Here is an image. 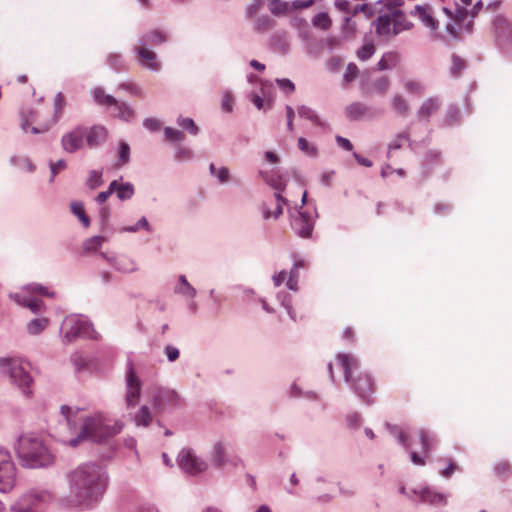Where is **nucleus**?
Returning <instances> with one entry per match:
<instances>
[{
  "label": "nucleus",
  "instance_id": "nucleus-1",
  "mask_svg": "<svg viewBox=\"0 0 512 512\" xmlns=\"http://www.w3.org/2000/svg\"><path fill=\"white\" fill-rule=\"evenodd\" d=\"M106 480L101 468L87 464L75 469L70 476L71 502L80 507H89L103 494Z\"/></svg>",
  "mask_w": 512,
  "mask_h": 512
},
{
  "label": "nucleus",
  "instance_id": "nucleus-2",
  "mask_svg": "<svg viewBox=\"0 0 512 512\" xmlns=\"http://www.w3.org/2000/svg\"><path fill=\"white\" fill-rule=\"evenodd\" d=\"M338 365L342 368L344 378L354 392L365 402L370 403L375 393V383L367 372H360L358 359L349 353H339L336 356Z\"/></svg>",
  "mask_w": 512,
  "mask_h": 512
},
{
  "label": "nucleus",
  "instance_id": "nucleus-3",
  "mask_svg": "<svg viewBox=\"0 0 512 512\" xmlns=\"http://www.w3.org/2000/svg\"><path fill=\"white\" fill-rule=\"evenodd\" d=\"M16 453L23 465L31 468L46 466L53 461V456L44 446L42 440L32 434L19 437Z\"/></svg>",
  "mask_w": 512,
  "mask_h": 512
},
{
  "label": "nucleus",
  "instance_id": "nucleus-4",
  "mask_svg": "<svg viewBox=\"0 0 512 512\" xmlns=\"http://www.w3.org/2000/svg\"><path fill=\"white\" fill-rule=\"evenodd\" d=\"M123 424L115 422L114 425H109L102 414H95L94 416L87 417L81 429V433L77 438L71 439L69 444L72 447L78 445L83 439H89L93 442H101L108 437H111L122 430Z\"/></svg>",
  "mask_w": 512,
  "mask_h": 512
},
{
  "label": "nucleus",
  "instance_id": "nucleus-5",
  "mask_svg": "<svg viewBox=\"0 0 512 512\" xmlns=\"http://www.w3.org/2000/svg\"><path fill=\"white\" fill-rule=\"evenodd\" d=\"M66 106V99L63 93L59 92L56 94L54 98V114L49 120H41L39 117V112L32 109L27 108L21 111V128L24 132H28L30 128V132L33 134L44 133L50 129V127L55 124L59 118L62 116L63 109Z\"/></svg>",
  "mask_w": 512,
  "mask_h": 512
},
{
  "label": "nucleus",
  "instance_id": "nucleus-6",
  "mask_svg": "<svg viewBox=\"0 0 512 512\" xmlns=\"http://www.w3.org/2000/svg\"><path fill=\"white\" fill-rule=\"evenodd\" d=\"M30 364L19 358H0V371L7 374L12 383L29 396L33 380L29 373Z\"/></svg>",
  "mask_w": 512,
  "mask_h": 512
},
{
  "label": "nucleus",
  "instance_id": "nucleus-7",
  "mask_svg": "<svg viewBox=\"0 0 512 512\" xmlns=\"http://www.w3.org/2000/svg\"><path fill=\"white\" fill-rule=\"evenodd\" d=\"M17 481V469L10 453L0 448V492L11 491Z\"/></svg>",
  "mask_w": 512,
  "mask_h": 512
},
{
  "label": "nucleus",
  "instance_id": "nucleus-8",
  "mask_svg": "<svg viewBox=\"0 0 512 512\" xmlns=\"http://www.w3.org/2000/svg\"><path fill=\"white\" fill-rule=\"evenodd\" d=\"M61 328L67 343L77 336L91 337L93 332L90 324L76 315L66 317Z\"/></svg>",
  "mask_w": 512,
  "mask_h": 512
},
{
  "label": "nucleus",
  "instance_id": "nucleus-9",
  "mask_svg": "<svg viewBox=\"0 0 512 512\" xmlns=\"http://www.w3.org/2000/svg\"><path fill=\"white\" fill-rule=\"evenodd\" d=\"M178 464L181 469L191 475H197L208 467L207 463L198 458L191 449H183L179 453Z\"/></svg>",
  "mask_w": 512,
  "mask_h": 512
},
{
  "label": "nucleus",
  "instance_id": "nucleus-10",
  "mask_svg": "<svg viewBox=\"0 0 512 512\" xmlns=\"http://www.w3.org/2000/svg\"><path fill=\"white\" fill-rule=\"evenodd\" d=\"M403 4V0H385V6L391 12V18L393 22V36L410 30L413 24L407 20L405 14L399 10V7Z\"/></svg>",
  "mask_w": 512,
  "mask_h": 512
},
{
  "label": "nucleus",
  "instance_id": "nucleus-11",
  "mask_svg": "<svg viewBox=\"0 0 512 512\" xmlns=\"http://www.w3.org/2000/svg\"><path fill=\"white\" fill-rule=\"evenodd\" d=\"M50 495L43 491H30L22 495L13 505L17 512H32L40 503H45Z\"/></svg>",
  "mask_w": 512,
  "mask_h": 512
},
{
  "label": "nucleus",
  "instance_id": "nucleus-12",
  "mask_svg": "<svg viewBox=\"0 0 512 512\" xmlns=\"http://www.w3.org/2000/svg\"><path fill=\"white\" fill-rule=\"evenodd\" d=\"M467 17L468 11L465 8H457L454 23L447 24L446 30L454 39H460L464 31H471L472 21L466 23Z\"/></svg>",
  "mask_w": 512,
  "mask_h": 512
},
{
  "label": "nucleus",
  "instance_id": "nucleus-13",
  "mask_svg": "<svg viewBox=\"0 0 512 512\" xmlns=\"http://www.w3.org/2000/svg\"><path fill=\"white\" fill-rule=\"evenodd\" d=\"M211 461L217 468H224L226 465L231 464L237 467L242 463V460L238 456L230 457L227 452V448L223 442H216L213 446L211 454Z\"/></svg>",
  "mask_w": 512,
  "mask_h": 512
},
{
  "label": "nucleus",
  "instance_id": "nucleus-14",
  "mask_svg": "<svg viewBox=\"0 0 512 512\" xmlns=\"http://www.w3.org/2000/svg\"><path fill=\"white\" fill-rule=\"evenodd\" d=\"M86 128L78 126L62 137V147L66 152L73 153L83 148Z\"/></svg>",
  "mask_w": 512,
  "mask_h": 512
},
{
  "label": "nucleus",
  "instance_id": "nucleus-15",
  "mask_svg": "<svg viewBox=\"0 0 512 512\" xmlns=\"http://www.w3.org/2000/svg\"><path fill=\"white\" fill-rule=\"evenodd\" d=\"M141 392V383L138 377L135 374L133 366H129L128 375H127V393H126V403L127 406L132 407L135 406L140 398Z\"/></svg>",
  "mask_w": 512,
  "mask_h": 512
},
{
  "label": "nucleus",
  "instance_id": "nucleus-16",
  "mask_svg": "<svg viewBox=\"0 0 512 512\" xmlns=\"http://www.w3.org/2000/svg\"><path fill=\"white\" fill-rule=\"evenodd\" d=\"M291 225L299 236L307 238L312 234L314 219L310 214L298 211L297 215L292 219Z\"/></svg>",
  "mask_w": 512,
  "mask_h": 512
},
{
  "label": "nucleus",
  "instance_id": "nucleus-17",
  "mask_svg": "<svg viewBox=\"0 0 512 512\" xmlns=\"http://www.w3.org/2000/svg\"><path fill=\"white\" fill-rule=\"evenodd\" d=\"M135 51L137 53V61L141 66L154 71L160 68L156 53L150 50L146 43L140 42L135 47Z\"/></svg>",
  "mask_w": 512,
  "mask_h": 512
},
{
  "label": "nucleus",
  "instance_id": "nucleus-18",
  "mask_svg": "<svg viewBox=\"0 0 512 512\" xmlns=\"http://www.w3.org/2000/svg\"><path fill=\"white\" fill-rule=\"evenodd\" d=\"M420 443L422 446L423 456L417 452H411V460L416 465H424L426 463L425 458L428 457L434 443V437L425 429H421L418 432Z\"/></svg>",
  "mask_w": 512,
  "mask_h": 512
},
{
  "label": "nucleus",
  "instance_id": "nucleus-19",
  "mask_svg": "<svg viewBox=\"0 0 512 512\" xmlns=\"http://www.w3.org/2000/svg\"><path fill=\"white\" fill-rule=\"evenodd\" d=\"M107 129L102 125H95L86 128L85 141L88 147L95 148L105 142L107 138Z\"/></svg>",
  "mask_w": 512,
  "mask_h": 512
},
{
  "label": "nucleus",
  "instance_id": "nucleus-20",
  "mask_svg": "<svg viewBox=\"0 0 512 512\" xmlns=\"http://www.w3.org/2000/svg\"><path fill=\"white\" fill-rule=\"evenodd\" d=\"M411 14L418 16L421 22L431 30L435 31L438 29V21L433 17L430 6L417 5Z\"/></svg>",
  "mask_w": 512,
  "mask_h": 512
},
{
  "label": "nucleus",
  "instance_id": "nucleus-21",
  "mask_svg": "<svg viewBox=\"0 0 512 512\" xmlns=\"http://www.w3.org/2000/svg\"><path fill=\"white\" fill-rule=\"evenodd\" d=\"M102 256L120 272L130 273L136 270V263L129 256L119 255L114 258H108L104 253H102Z\"/></svg>",
  "mask_w": 512,
  "mask_h": 512
},
{
  "label": "nucleus",
  "instance_id": "nucleus-22",
  "mask_svg": "<svg viewBox=\"0 0 512 512\" xmlns=\"http://www.w3.org/2000/svg\"><path fill=\"white\" fill-rule=\"evenodd\" d=\"M375 30L379 36L390 37L393 36V22L390 10L380 15L375 23Z\"/></svg>",
  "mask_w": 512,
  "mask_h": 512
},
{
  "label": "nucleus",
  "instance_id": "nucleus-23",
  "mask_svg": "<svg viewBox=\"0 0 512 512\" xmlns=\"http://www.w3.org/2000/svg\"><path fill=\"white\" fill-rule=\"evenodd\" d=\"M440 108L438 98L426 99L417 111V116L420 120L429 121V118L434 115Z\"/></svg>",
  "mask_w": 512,
  "mask_h": 512
},
{
  "label": "nucleus",
  "instance_id": "nucleus-24",
  "mask_svg": "<svg viewBox=\"0 0 512 512\" xmlns=\"http://www.w3.org/2000/svg\"><path fill=\"white\" fill-rule=\"evenodd\" d=\"M92 96L95 102L99 105L106 107H114L115 105H118V101L116 100V98L106 94L105 91L100 87H97L92 90Z\"/></svg>",
  "mask_w": 512,
  "mask_h": 512
},
{
  "label": "nucleus",
  "instance_id": "nucleus-25",
  "mask_svg": "<svg viewBox=\"0 0 512 512\" xmlns=\"http://www.w3.org/2000/svg\"><path fill=\"white\" fill-rule=\"evenodd\" d=\"M399 62V54L396 52H387L383 54L380 61L377 63L379 70H389L397 66Z\"/></svg>",
  "mask_w": 512,
  "mask_h": 512
},
{
  "label": "nucleus",
  "instance_id": "nucleus-26",
  "mask_svg": "<svg viewBox=\"0 0 512 512\" xmlns=\"http://www.w3.org/2000/svg\"><path fill=\"white\" fill-rule=\"evenodd\" d=\"M391 106L394 112L402 117L407 116L410 110L407 100L399 94L393 96Z\"/></svg>",
  "mask_w": 512,
  "mask_h": 512
},
{
  "label": "nucleus",
  "instance_id": "nucleus-27",
  "mask_svg": "<svg viewBox=\"0 0 512 512\" xmlns=\"http://www.w3.org/2000/svg\"><path fill=\"white\" fill-rule=\"evenodd\" d=\"M13 298L18 304L28 307L34 313L38 312L43 305V302L39 299L26 298L24 295H20L18 293L15 294Z\"/></svg>",
  "mask_w": 512,
  "mask_h": 512
},
{
  "label": "nucleus",
  "instance_id": "nucleus-28",
  "mask_svg": "<svg viewBox=\"0 0 512 512\" xmlns=\"http://www.w3.org/2000/svg\"><path fill=\"white\" fill-rule=\"evenodd\" d=\"M368 107L360 102H355L347 106L346 114L352 120H358L364 117L368 112Z\"/></svg>",
  "mask_w": 512,
  "mask_h": 512
},
{
  "label": "nucleus",
  "instance_id": "nucleus-29",
  "mask_svg": "<svg viewBox=\"0 0 512 512\" xmlns=\"http://www.w3.org/2000/svg\"><path fill=\"white\" fill-rule=\"evenodd\" d=\"M305 262L303 260H298L295 262L293 268L291 269L289 273V277L286 281V285L288 289L292 291L298 290V270L299 268H304Z\"/></svg>",
  "mask_w": 512,
  "mask_h": 512
},
{
  "label": "nucleus",
  "instance_id": "nucleus-30",
  "mask_svg": "<svg viewBox=\"0 0 512 512\" xmlns=\"http://www.w3.org/2000/svg\"><path fill=\"white\" fill-rule=\"evenodd\" d=\"M114 192H116L117 197L120 200H127L133 196L134 186L131 183H119L116 180V187L114 189Z\"/></svg>",
  "mask_w": 512,
  "mask_h": 512
},
{
  "label": "nucleus",
  "instance_id": "nucleus-31",
  "mask_svg": "<svg viewBox=\"0 0 512 512\" xmlns=\"http://www.w3.org/2000/svg\"><path fill=\"white\" fill-rule=\"evenodd\" d=\"M275 26V21L265 15L256 19L254 24V30L258 33H264L271 30Z\"/></svg>",
  "mask_w": 512,
  "mask_h": 512
},
{
  "label": "nucleus",
  "instance_id": "nucleus-32",
  "mask_svg": "<svg viewBox=\"0 0 512 512\" xmlns=\"http://www.w3.org/2000/svg\"><path fill=\"white\" fill-rule=\"evenodd\" d=\"M137 426L147 427L152 421V416L147 406H142L134 417Z\"/></svg>",
  "mask_w": 512,
  "mask_h": 512
},
{
  "label": "nucleus",
  "instance_id": "nucleus-33",
  "mask_svg": "<svg viewBox=\"0 0 512 512\" xmlns=\"http://www.w3.org/2000/svg\"><path fill=\"white\" fill-rule=\"evenodd\" d=\"M275 197L276 204L274 210H270L268 208H265L264 210V217L266 219H269L271 217L278 218L283 212V204L285 203L284 198L281 196L280 193H275Z\"/></svg>",
  "mask_w": 512,
  "mask_h": 512
},
{
  "label": "nucleus",
  "instance_id": "nucleus-34",
  "mask_svg": "<svg viewBox=\"0 0 512 512\" xmlns=\"http://www.w3.org/2000/svg\"><path fill=\"white\" fill-rule=\"evenodd\" d=\"M71 211L74 215L78 217V219L82 222L85 227L90 225V219L85 214L84 206L81 202L74 201L70 204Z\"/></svg>",
  "mask_w": 512,
  "mask_h": 512
},
{
  "label": "nucleus",
  "instance_id": "nucleus-35",
  "mask_svg": "<svg viewBox=\"0 0 512 512\" xmlns=\"http://www.w3.org/2000/svg\"><path fill=\"white\" fill-rule=\"evenodd\" d=\"M298 115L301 118H305L318 126H324V123L319 119L315 111L307 106H300L298 108Z\"/></svg>",
  "mask_w": 512,
  "mask_h": 512
},
{
  "label": "nucleus",
  "instance_id": "nucleus-36",
  "mask_svg": "<svg viewBox=\"0 0 512 512\" xmlns=\"http://www.w3.org/2000/svg\"><path fill=\"white\" fill-rule=\"evenodd\" d=\"M166 41V35L162 33L161 31L155 30L147 35H145L140 42L151 44V45H158Z\"/></svg>",
  "mask_w": 512,
  "mask_h": 512
},
{
  "label": "nucleus",
  "instance_id": "nucleus-37",
  "mask_svg": "<svg viewBox=\"0 0 512 512\" xmlns=\"http://www.w3.org/2000/svg\"><path fill=\"white\" fill-rule=\"evenodd\" d=\"M405 90L412 95H423L425 91L424 85L418 80H407L404 83Z\"/></svg>",
  "mask_w": 512,
  "mask_h": 512
},
{
  "label": "nucleus",
  "instance_id": "nucleus-38",
  "mask_svg": "<svg viewBox=\"0 0 512 512\" xmlns=\"http://www.w3.org/2000/svg\"><path fill=\"white\" fill-rule=\"evenodd\" d=\"M105 241L103 236H93L83 243V249L87 252L97 251Z\"/></svg>",
  "mask_w": 512,
  "mask_h": 512
},
{
  "label": "nucleus",
  "instance_id": "nucleus-39",
  "mask_svg": "<svg viewBox=\"0 0 512 512\" xmlns=\"http://www.w3.org/2000/svg\"><path fill=\"white\" fill-rule=\"evenodd\" d=\"M47 326L48 320L46 318L34 319L28 324L27 329L30 334L36 335L43 331Z\"/></svg>",
  "mask_w": 512,
  "mask_h": 512
},
{
  "label": "nucleus",
  "instance_id": "nucleus-40",
  "mask_svg": "<svg viewBox=\"0 0 512 512\" xmlns=\"http://www.w3.org/2000/svg\"><path fill=\"white\" fill-rule=\"evenodd\" d=\"M266 182L277 192L280 193L285 189V181L282 179L280 175L277 174H271L269 177L266 178Z\"/></svg>",
  "mask_w": 512,
  "mask_h": 512
},
{
  "label": "nucleus",
  "instance_id": "nucleus-41",
  "mask_svg": "<svg viewBox=\"0 0 512 512\" xmlns=\"http://www.w3.org/2000/svg\"><path fill=\"white\" fill-rule=\"evenodd\" d=\"M375 53V46L373 43H366L357 51V57L361 61H366Z\"/></svg>",
  "mask_w": 512,
  "mask_h": 512
},
{
  "label": "nucleus",
  "instance_id": "nucleus-42",
  "mask_svg": "<svg viewBox=\"0 0 512 512\" xmlns=\"http://www.w3.org/2000/svg\"><path fill=\"white\" fill-rule=\"evenodd\" d=\"M210 172L218 178L220 183H226L229 181V170L226 167L217 169L212 163L210 164Z\"/></svg>",
  "mask_w": 512,
  "mask_h": 512
},
{
  "label": "nucleus",
  "instance_id": "nucleus-43",
  "mask_svg": "<svg viewBox=\"0 0 512 512\" xmlns=\"http://www.w3.org/2000/svg\"><path fill=\"white\" fill-rule=\"evenodd\" d=\"M495 472L500 477H507L512 474V466L506 460H501L495 465Z\"/></svg>",
  "mask_w": 512,
  "mask_h": 512
},
{
  "label": "nucleus",
  "instance_id": "nucleus-44",
  "mask_svg": "<svg viewBox=\"0 0 512 512\" xmlns=\"http://www.w3.org/2000/svg\"><path fill=\"white\" fill-rule=\"evenodd\" d=\"M298 148L308 156L314 157L317 155V148L303 137L298 139Z\"/></svg>",
  "mask_w": 512,
  "mask_h": 512
},
{
  "label": "nucleus",
  "instance_id": "nucleus-45",
  "mask_svg": "<svg viewBox=\"0 0 512 512\" xmlns=\"http://www.w3.org/2000/svg\"><path fill=\"white\" fill-rule=\"evenodd\" d=\"M114 107L118 110L117 115L119 118L125 121H130L133 118V110L130 107H128L125 103L118 102V105H115Z\"/></svg>",
  "mask_w": 512,
  "mask_h": 512
},
{
  "label": "nucleus",
  "instance_id": "nucleus-46",
  "mask_svg": "<svg viewBox=\"0 0 512 512\" xmlns=\"http://www.w3.org/2000/svg\"><path fill=\"white\" fill-rule=\"evenodd\" d=\"M165 138L169 142H180L184 139V134L174 128L166 127L164 129Z\"/></svg>",
  "mask_w": 512,
  "mask_h": 512
},
{
  "label": "nucleus",
  "instance_id": "nucleus-47",
  "mask_svg": "<svg viewBox=\"0 0 512 512\" xmlns=\"http://www.w3.org/2000/svg\"><path fill=\"white\" fill-rule=\"evenodd\" d=\"M373 87L376 92L385 94L390 87V80L388 77L382 76L374 81Z\"/></svg>",
  "mask_w": 512,
  "mask_h": 512
},
{
  "label": "nucleus",
  "instance_id": "nucleus-48",
  "mask_svg": "<svg viewBox=\"0 0 512 512\" xmlns=\"http://www.w3.org/2000/svg\"><path fill=\"white\" fill-rule=\"evenodd\" d=\"M313 24L321 29H328L331 26V19L326 13H319L313 18Z\"/></svg>",
  "mask_w": 512,
  "mask_h": 512
},
{
  "label": "nucleus",
  "instance_id": "nucleus-49",
  "mask_svg": "<svg viewBox=\"0 0 512 512\" xmlns=\"http://www.w3.org/2000/svg\"><path fill=\"white\" fill-rule=\"evenodd\" d=\"M102 175L100 172L92 170L89 173V177L87 179V185L91 189H95L102 184Z\"/></svg>",
  "mask_w": 512,
  "mask_h": 512
},
{
  "label": "nucleus",
  "instance_id": "nucleus-50",
  "mask_svg": "<svg viewBox=\"0 0 512 512\" xmlns=\"http://www.w3.org/2000/svg\"><path fill=\"white\" fill-rule=\"evenodd\" d=\"M359 74V69L354 63H349L346 67V71L344 73V81L346 83H350L357 78Z\"/></svg>",
  "mask_w": 512,
  "mask_h": 512
},
{
  "label": "nucleus",
  "instance_id": "nucleus-51",
  "mask_svg": "<svg viewBox=\"0 0 512 512\" xmlns=\"http://www.w3.org/2000/svg\"><path fill=\"white\" fill-rule=\"evenodd\" d=\"M179 292L188 297H193L196 294L195 289L187 282L185 276L180 277Z\"/></svg>",
  "mask_w": 512,
  "mask_h": 512
},
{
  "label": "nucleus",
  "instance_id": "nucleus-52",
  "mask_svg": "<svg viewBox=\"0 0 512 512\" xmlns=\"http://www.w3.org/2000/svg\"><path fill=\"white\" fill-rule=\"evenodd\" d=\"M290 5L287 2H276L271 8L270 11L274 15H283L290 11Z\"/></svg>",
  "mask_w": 512,
  "mask_h": 512
},
{
  "label": "nucleus",
  "instance_id": "nucleus-53",
  "mask_svg": "<svg viewBox=\"0 0 512 512\" xmlns=\"http://www.w3.org/2000/svg\"><path fill=\"white\" fill-rule=\"evenodd\" d=\"M178 124L182 128L190 131V133H192L194 135H196L198 133V127L196 126V124L194 123V121L191 118H180L178 120Z\"/></svg>",
  "mask_w": 512,
  "mask_h": 512
},
{
  "label": "nucleus",
  "instance_id": "nucleus-54",
  "mask_svg": "<svg viewBox=\"0 0 512 512\" xmlns=\"http://www.w3.org/2000/svg\"><path fill=\"white\" fill-rule=\"evenodd\" d=\"M116 187V180L112 181L108 187V190L106 191H102L100 192L97 197H96V201L99 203V204H102L104 203L110 196L111 194L114 192V189Z\"/></svg>",
  "mask_w": 512,
  "mask_h": 512
},
{
  "label": "nucleus",
  "instance_id": "nucleus-55",
  "mask_svg": "<svg viewBox=\"0 0 512 512\" xmlns=\"http://www.w3.org/2000/svg\"><path fill=\"white\" fill-rule=\"evenodd\" d=\"M130 156V147L127 143L121 142L120 143V149H119V158L121 161V164H125L129 161Z\"/></svg>",
  "mask_w": 512,
  "mask_h": 512
},
{
  "label": "nucleus",
  "instance_id": "nucleus-56",
  "mask_svg": "<svg viewBox=\"0 0 512 512\" xmlns=\"http://www.w3.org/2000/svg\"><path fill=\"white\" fill-rule=\"evenodd\" d=\"M314 4V0H295L291 3L290 9L291 10H298V9H306L309 8Z\"/></svg>",
  "mask_w": 512,
  "mask_h": 512
},
{
  "label": "nucleus",
  "instance_id": "nucleus-57",
  "mask_svg": "<svg viewBox=\"0 0 512 512\" xmlns=\"http://www.w3.org/2000/svg\"><path fill=\"white\" fill-rule=\"evenodd\" d=\"M276 82L286 93H292L295 89L294 84L289 79H277Z\"/></svg>",
  "mask_w": 512,
  "mask_h": 512
},
{
  "label": "nucleus",
  "instance_id": "nucleus-58",
  "mask_svg": "<svg viewBox=\"0 0 512 512\" xmlns=\"http://www.w3.org/2000/svg\"><path fill=\"white\" fill-rule=\"evenodd\" d=\"M233 103H234L233 96L230 93H225L223 100H222V108L226 112H231Z\"/></svg>",
  "mask_w": 512,
  "mask_h": 512
},
{
  "label": "nucleus",
  "instance_id": "nucleus-59",
  "mask_svg": "<svg viewBox=\"0 0 512 512\" xmlns=\"http://www.w3.org/2000/svg\"><path fill=\"white\" fill-rule=\"evenodd\" d=\"M143 124L150 131H157L161 127L160 121L155 118H148Z\"/></svg>",
  "mask_w": 512,
  "mask_h": 512
},
{
  "label": "nucleus",
  "instance_id": "nucleus-60",
  "mask_svg": "<svg viewBox=\"0 0 512 512\" xmlns=\"http://www.w3.org/2000/svg\"><path fill=\"white\" fill-rule=\"evenodd\" d=\"M24 290H26L28 293H39L42 295H48L46 288L36 284L27 285L24 288Z\"/></svg>",
  "mask_w": 512,
  "mask_h": 512
},
{
  "label": "nucleus",
  "instance_id": "nucleus-61",
  "mask_svg": "<svg viewBox=\"0 0 512 512\" xmlns=\"http://www.w3.org/2000/svg\"><path fill=\"white\" fill-rule=\"evenodd\" d=\"M65 167H66V163L64 160H59L56 163H52L50 166L52 178H54L56 176V174L59 173L61 170L65 169Z\"/></svg>",
  "mask_w": 512,
  "mask_h": 512
},
{
  "label": "nucleus",
  "instance_id": "nucleus-62",
  "mask_svg": "<svg viewBox=\"0 0 512 512\" xmlns=\"http://www.w3.org/2000/svg\"><path fill=\"white\" fill-rule=\"evenodd\" d=\"M286 116H287V127L290 132L294 130L293 119H294V110L291 106H286Z\"/></svg>",
  "mask_w": 512,
  "mask_h": 512
},
{
  "label": "nucleus",
  "instance_id": "nucleus-63",
  "mask_svg": "<svg viewBox=\"0 0 512 512\" xmlns=\"http://www.w3.org/2000/svg\"><path fill=\"white\" fill-rule=\"evenodd\" d=\"M166 355L169 361L173 362L178 359L179 357V350L173 346H167L166 349Z\"/></svg>",
  "mask_w": 512,
  "mask_h": 512
},
{
  "label": "nucleus",
  "instance_id": "nucleus-64",
  "mask_svg": "<svg viewBox=\"0 0 512 512\" xmlns=\"http://www.w3.org/2000/svg\"><path fill=\"white\" fill-rule=\"evenodd\" d=\"M408 140L407 134L398 135L395 140L390 144V149H399L402 146L403 141Z\"/></svg>",
  "mask_w": 512,
  "mask_h": 512
}]
</instances>
